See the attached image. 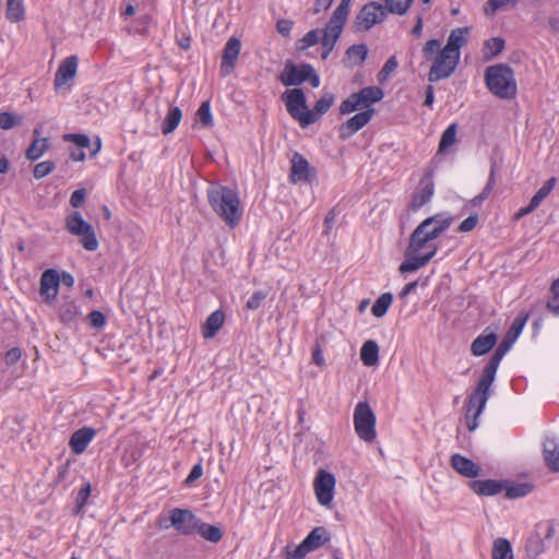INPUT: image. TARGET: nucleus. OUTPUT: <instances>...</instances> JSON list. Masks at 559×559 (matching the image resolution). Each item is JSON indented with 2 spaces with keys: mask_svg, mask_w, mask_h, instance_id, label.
Wrapping results in <instances>:
<instances>
[{
  "mask_svg": "<svg viewBox=\"0 0 559 559\" xmlns=\"http://www.w3.org/2000/svg\"><path fill=\"white\" fill-rule=\"evenodd\" d=\"M435 193V185L430 175L421 178L418 188L413 193V199L409 209L414 212L430 202Z\"/></svg>",
  "mask_w": 559,
  "mask_h": 559,
  "instance_id": "17",
  "label": "nucleus"
},
{
  "mask_svg": "<svg viewBox=\"0 0 559 559\" xmlns=\"http://www.w3.org/2000/svg\"><path fill=\"white\" fill-rule=\"evenodd\" d=\"M514 3V0H488L485 5V13L487 15H492L498 10L506 9L509 5H513Z\"/></svg>",
  "mask_w": 559,
  "mask_h": 559,
  "instance_id": "53",
  "label": "nucleus"
},
{
  "mask_svg": "<svg viewBox=\"0 0 559 559\" xmlns=\"http://www.w3.org/2000/svg\"><path fill=\"white\" fill-rule=\"evenodd\" d=\"M60 274L55 269H48L40 276L39 294L46 304H51L58 295Z\"/></svg>",
  "mask_w": 559,
  "mask_h": 559,
  "instance_id": "15",
  "label": "nucleus"
},
{
  "mask_svg": "<svg viewBox=\"0 0 559 559\" xmlns=\"http://www.w3.org/2000/svg\"><path fill=\"white\" fill-rule=\"evenodd\" d=\"M90 324L92 328L100 329L106 323V318L103 312L94 310L88 314Z\"/></svg>",
  "mask_w": 559,
  "mask_h": 559,
  "instance_id": "60",
  "label": "nucleus"
},
{
  "mask_svg": "<svg viewBox=\"0 0 559 559\" xmlns=\"http://www.w3.org/2000/svg\"><path fill=\"white\" fill-rule=\"evenodd\" d=\"M66 228L70 234L81 237L84 249L95 251L98 248V240L93 226L85 222L79 212H73L67 216Z\"/></svg>",
  "mask_w": 559,
  "mask_h": 559,
  "instance_id": "8",
  "label": "nucleus"
},
{
  "mask_svg": "<svg viewBox=\"0 0 559 559\" xmlns=\"http://www.w3.org/2000/svg\"><path fill=\"white\" fill-rule=\"evenodd\" d=\"M225 321V313L222 310L212 312L202 326V335L212 338L222 329Z\"/></svg>",
  "mask_w": 559,
  "mask_h": 559,
  "instance_id": "26",
  "label": "nucleus"
},
{
  "mask_svg": "<svg viewBox=\"0 0 559 559\" xmlns=\"http://www.w3.org/2000/svg\"><path fill=\"white\" fill-rule=\"evenodd\" d=\"M206 197L212 210L226 225L233 228L239 224L242 209L234 190L225 186H214L207 189Z\"/></svg>",
  "mask_w": 559,
  "mask_h": 559,
  "instance_id": "2",
  "label": "nucleus"
},
{
  "mask_svg": "<svg viewBox=\"0 0 559 559\" xmlns=\"http://www.w3.org/2000/svg\"><path fill=\"white\" fill-rule=\"evenodd\" d=\"M91 485L86 484L84 487H82L78 493L76 497V507H75V513H79L81 509L86 503L90 495H91Z\"/></svg>",
  "mask_w": 559,
  "mask_h": 559,
  "instance_id": "59",
  "label": "nucleus"
},
{
  "mask_svg": "<svg viewBox=\"0 0 559 559\" xmlns=\"http://www.w3.org/2000/svg\"><path fill=\"white\" fill-rule=\"evenodd\" d=\"M457 126L455 123L450 124L441 135L439 143V153L444 152L452 146L456 141Z\"/></svg>",
  "mask_w": 559,
  "mask_h": 559,
  "instance_id": "39",
  "label": "nucleus"
},
{
  "mask_svg": "<svg viewBox=\"0 0 559 559\" xmlns=\"http://www.w3.org/2000/svg\"><path fill=\"white\" fill-rule=\"evenodd\" d=\"M467 31H468L467 27H459V28L453 29L448 37L447 45L442 49H444V50L449 51L450 53L457 56L460 58V56H461L460 49L466 43L465 35H466Z\"/></svg>",
  "mask_w": 559,
  "mask_h": 559,
  "instance_id": "24",
  "label": "nucleus"
},
{
  "mask_svg": "<svg viewBox=\"0 0 559 559\" xmlns=\"http://www.w3.org/2000/svg\"><path fill=\"white\" fill-rule=\"evenodd\" d=\"M200 519L191 511L174 509L170 513L171 525L182 535H190L195 532Z\"/></svg>",
  "mask_w": 559,
  "mask_h": 559,
  "instance_id": "14",
  "label": "nucleus"
},
{
  "mask_svg": "<svg viewBox=\"0 0 559 559\" xmlns=\"http://www.w3.org/2000/svg\"><path fill=\"white\" fill-rule=\"evenodd\" d=\"M79 59L76 56L67 57L60 64L55 75L53 86L57 93L69 82L74 80L78 72Z\"/></svg>",
  "mask_w": 559,
  "mask_h": 559,
  "instance_id": "16",
  "label": "nucleus"
},
{
  "mask_svg": "<svg viewBox=\"0 0 559 559\" xmlns=\"http://www.w3.org/2000/svg\"><path fill=\"white\" fill-rule=\"evenodd\" d=\"M376 415L367 402H359L354 409V426L357 436L365 442L376 439Z\"/></svg>",
  "mask_w": 559,
  "mask_h": 559,
  "instance_id": "7",
  "label": "nucleus"
},
{
  "mask_svg": "<svg viewBox=\"0 0 559 559\" xmlns=\"http://www.w3.org/2000/svg\"><path fill=\"white\" fill-rule=\"evenodd\" d=\"M241 49L240 39L237 37H230L223 50L221 72L224 76L229 75L237 62Z\"/></svg>",
  "mask_w": 559,
  "mask_h": 559,
  "instance_id": "18",
  "label": "nucleus"
},
{
  "mask_svg": "<svg viewBox=\"0 0 559 559\" xmlns=\"http://www.w3.org/2000/svg\"><path fill=\"white\" fill-rule=\"evenodd\" d=\"M197 118L204 127L213 126V117L211 114L210 102L205 100L201 104L197 111Z\"/></svg>",
  "mask_w": 559,
  "mask_h": 559,
  "instance_id": "46",
  "label": "nucleus"
},
{
  "mask_svg": "<svg viewBox=\"0 0 559 559\" xmlns=\"http://www.w3.org/2000/svg\"><path fill=\"white\" fill-rule=\"evenodd\" d=\"M350 4L352 0H341L340 4L334 10L320 38V44L323 48H328L329 50L334 49L347 21Z\"/></svg>",
  "mask_w": 559,
  "mask_h": 559,
  "instance_id": "4",
  "label": "nucleus"
},
{
  "mask_svg": "<svg viewBox=\"0 0 559 559\" xmlns=\"http://www.w3.org/2000/svg\"><path fill=\"white\" fill-rule=\"evenodd\" d=\"M362 108L356 93L350 94L345 100L341 103L340 112L342 115L350 114L357 109Z\"/></svg>",
  "mask_w": 559,
  "mask_h": 559,
  "instance_id": "47",
  "label": "nucleus"
},
{
  "mask_svg": "<svg viewBox=\"0 0 559 559\" xmlns=\"http://www.w3.org/2000/svg\"><path fill=\"white\" fill-rule=\"evenodd\" d=\"M195 532L199 533L205 540L211 543H217L223 537L222 530L218 526L204 523L201 520L198 523Z\"/></svg>",
  "mask_w": 559,
  "mask_h": 559,
  "instance_id": "32",
  "label": "nucleus"
},
{
  "mask_svg": "<svg viewBox=\"0 0 559 559\" xmlns=\"http://www.w3.org/2000/svg\"><path fill=\"white\" fill-rule=\"evenodd\" d=\"M269 296V289L266 290H258L251 295L246 304V308L248 310H257L264 299Z\"/></svg>",
  "mask_w": 559,
  "mask_h": 559,
  "instance_id": "55",
  "label": "nucleus"
},
{
  "mask_svg": "<svg viewBox=\"0 0 559 559\" xmlns=\"http://www.w3.org/2000/svg\"><path fill=\"white\" fill-rule=\"evenodd\" d=\"M335 95L333 93L326 92L324 93L320 99H318L314 104L313 110H311L313 114H316V117L325 114L331 106L334 104Z\"/></svg>",
  "mask_w": 559,
  "mask_h": 559,
  "instance_id": "41",
  "label": "nucleus"
},
{
  "mask_svg": "<svg viewBox=\"0 0 559 559\" xmlns=\"http://www.w3.org/2000/svg\"><path fill=\"white\" fill-rule=\"evenodd\" d=\"M453 223V217L438 213L424 219L412 233L405 250L406 259L400 264L402 274L415 272L427 265L436 255L438 246L433 242Z\"/></svg>",
  "mask_w": 559,
  "mask_h": 559,
  "instance_id": "1",
  "label": "nucleus"
},
{
  "mask_svg": "<svg viewBox=\"0 0 559 559\" xmlns=\"http://www.w3.org/2000/svg\"><path fill=\"white\" fill-rule=\"evenodd\" d=\"M182 118V111L179 107L171 106L162 123V132L165 135L173 133Z\"/></svg>",
  "mask_w": 559,
  "mask_h": 559,
  "instance_id": "31",
  "label": "nucleus"
},
{
  "mask_svg": "<svg viewBox=\"0 0 559 559\" xmlns=\"http://www.w3.org/2000/svg\"><path fill=\"white\" fill-rule=\"evenodd\" d=\"M23 121V118L20 116H15L12 112H0V129L2 130H10L14 128L17 124H21Z\"/></svg>",
  "mask_w": 559,
  "mask_h": 559,
  "instance_id": "44",
  "label": "nucleus"
},
{
  "mask_svg": "<svg viewBox=\"0 0 559 559\" xmlns=\"http://www.w3.org/2000/svg\"><path fill=\"white\" fill-rule=\"evenodd\" d=\"M360 359L367 367H373L379 362V346L376 341H366L360 349Z\"/></svg>",
  "mask_w": 559,
  "mask_h": 559,
  "instance_id": "30",
  "label": "nucleus"
},
{
  "mask_svg": "<svg viewBox=\"0 0 559 559\" xmlns=\"http://www.w3.org/2000/svg\"><path fill=\"white\" fill-rule=\"evenodd\" d=\"M85 197H86V190L78 189L71 194L70 204L73 207H80L83 204Z\"/></svg>",
  "mask_w": 559,
  "mask_h": 559,
  "instance_id": "62",
  "label": "nucleus"
},
{
  "mask_svg": "<svg viewBox=\"0 0 559 559\" xmlns=\"http://www.w3.org/2000/svg\"><path fill=\"white\" fill-rule=\"evenodd\" d=\"M336 479L334 475L325 469H319L313 480V488L318 502L329 507L334 497Z\"/></svg>",
  "mask_w": 559,
  "mask_h": 559,
  "instance_id": "11",
  "label": "nucleus"
},
{
  "mask_svg": "<svg viewBox=\"0 0 559 559\" xmlns=\"http://www.w3.org/2000/svg\"><path fill=\"white\" fill-rule=\"evenodd\" d=\"M78 307L73 301H68L60 306L59 316L62 322L70 323L75 320L78 316Z\"/></svg>",
  "mask_w": 559,
  "mask_h": 559,
  "instance_id": "43",
  "label": "nucleus"
},
{
  "mask_svg": "<svg viewBox=\"0 0 559 559\" xmlns=\"http://www.w3.org/2000/svg\"><path fill=\"white\" fill-rule=\"evenodd\" d=\"M368 56V47L365 44L352 45L345 52L343 60L346 67L361 64Z\"/></svg>",
  "mask_w": 559,
  "mask_h": 559,
  "instance_id": "28",
  "label": "nucleus"
},
{
  "mask_svg": "<svg viewBox=\"0 0 559 559\" xmlns=\"http://www.w3.org/2000/svg\"><path fill=\"white\" fill-rule=\"evenodd\" d=\"M515 340L510 338V336L504 335L502 341L500 342L499 346L492 354L490 358L496 359L497 361H501L503 356L511 349L512 345L514 344Z\"/></svg>",
  "mask_w": 559,
  "mask_h": 559,
  "instance_id": "50",
  "label": "nucleus"
},
{
  "mask_svg": "<svg viewBox=\"0 0 559 559\" xmlns=\"http://www.w3.org/2000/svg\"><path fill=\"white\" fill-rule=\"evenodd\" d=\"M450 463L453 469L467 478H475L481 472V468L476 463L461 454H453Z\"/></svg>",
  "mask_w": 559,
  "mask_h": 559,
  "instance_id": "20",
  "label": "nucleus"
},
{
  "mask_svg": "<svg viewBox=\"0 0 559 559\" xmlns=\"http://www.w3.org/2000/svg\"><path fill=\"white\" fill-rule=\"evenodd\" d=\"M25 10L23 0H8L7 1V17L9 21L15 23L24 19Z\"/></svg>",
  "mask_w": 559,
  "mask_h": 559,
  "instance_id": "35",
  "label": "nucleus"
},
{
  "mask_svg": "<svg viewBox=\"0 0 559 559\" xmlns=\"http://www.w3.org/2000/svg\"><path fill=\"white\" fill-rule=\"evenodd\" d=\"M282 100L285 103L289 115L296 119L301 127H308L317 121L316 114L307 107L306 95L300 88H293L282 94Z\"/></svg>",
  "mask_w": 559,
  "mask_h": 559,
  "instance_id": "5",
  "label": "nucleus"
},
{
  "mask_svg": "<svg viewBox=\"0 0 559 559\" xmlns=\"http://www.w3.org/2000/svg\"><path fill=\"white\" fill-rule=\"evenodd\" d=\"M492 559H513L511 544L506 538H497L492 545Z\"/></svg>",
  "mask_w": 559,
  "mask_h": 559,
  "instance_id": "33",
  "label": "nucleus"
},
{
  "mask_svg": "<svg viewBox=\"0 0 559 559\" xmlns=\"http://www.w3.org/2000/svg\"><path fill=\"white\" fill-rule=\"evenodd\" d=\"M388 16L385 8L376 1L362 5L353 21V32L362 33L371 29L374 25L382 23Z\"/></svg>",
  "mask_w": 559,
  "mask_h": 559,
  "instance_id": "6",
  "label": "nucleus"
},
{
  "mask_svg": "<svg viewBox=\"0 0 559 559\" xmlns=\"http://www.w3.org/2000/svg\"><path fill=\"white\" fill-rule=\"evenodd\" d=\"M496 343L497 335L495 332L481 334L473 341L471 345V352L475 356H483L491 350Z\"/></svg>",
  "mask_w": 559,
  "mask_h": 559,
  "instance_id": "23",
  "label": "nucleus"
},
{
  "mask_svg": "<svg viewBox=\"0 0 559 559\" xmlns=\"http://www.w3.org/2000/svg\"><path fill=\"white\" fill-rule=\"evenodd\" d=\"M471 488L477 495L493 496L503 490L504 483L492 479L474 480L471 483Z\"/></svg>",
  "mask_w": 559,
  "mask_h": 559,
  "instance_id": "22",
  "label": "nucleus"
},
{
  "mask_svg": "<svg viewBox=\"0 0 559 559\" xmlns=\"http://www.w3.org/2000/svg\"><path fill=\"white\" fill-rule=\"evenodd\" d=\"M441 50V43L438 39H429L425 46L423 47V56L426 60L430 61L436 58V56Z\"/></svg>",
  "mask_w": 559,
  "mask_h": 559,
  "instance_id": "49",
  "label": "nucleus"
},
{
  "mask_svg": "<svg viewBox=\"0 0 559 559\" xmlns=\"http://www.w3.org/2000/svg\"><path fill=\"white\" fill-rule=\"evenodd\" d=\"M48 150V139H35L26 150L25 156L28 160H36Z\"/></svg>",
  "mask_w": 559,
  "mask_h": 559,
  "instance_id": "34",
  "label": "nucleus"
},
{
  "mask_svg": "<svg viewBox=\"0 0 559 559\" xmlns=\"http://www.w3.org/2000/svg\"><path fill=\"white\" fill-rule=\"evenodd\" d=\"M55 168H56V165L51 160H45V162L38 163L34 167V177L36 179H41V178L48 176L49 174H51L55 170Z\"/></svg>",
  "mask_w": 559,
  "mask_h": 559,
  "instance_id": "54",
  "label": "nucleus"
},
{
  "mask_svg": "<svg viewBox=\"0 0 559 559\" xmlns=\"http://www.w3.org/2000/svg\"><path fill=\"white\" fill-rule=\"evenodd\" d=\"M319 29L309 31L299 41L298 49L305 50L311 46H314L320 43Z\"/></svg>",
  "mask_w": 559,
  "mask_h": 559,
  "instance_id": "52",
  "label": "nucleus"
},
{
  "mask_svg": "<svg viewBox=\"0 0 559 559\" xmlns=\"http://www.w3.org/2000/svg\"><path fill=\"white\" fill-rule=\"evenodd\" d=\"M68 138L80 148L90 146V139L85 134H70Z\"/></svg>",
  "mask_w": 559,
  "mask_h": 559,
  "instance_id": "64",
  "label": "nucleus"
},
{
  "mask_svg": "<svg viewBox=\"0 0 559 559\" xmlns=\"http://www.w3.org/2000/svg\"><path fill=\"white\" fill-rule=\"evenodd\" d=\"M311 71L308 63L295 64L292 60H286L283 72L278 80L284 86H297L307 81V76Z\"/></svg>",
  "mask_w": 559,
  "mask_h": 559,
  "instance_id": "13",
  "label": "nucleus"
},
{
  "mask_svg": "<svg viewBox=\"0 0 559 559\" xmlns=\"http://www.w3.org/2000/svg\"><path fill=\"white\" fill-rule=\"evenodd\" d=\"M544 460L547 466L554 471H559V445L554 439H546L543 444Z\"/></svg>",
  "mask_w": 559,
  "mask_h": 559,
  "instance_id": "27",
  "label": "nucleus"
},
{
  "mask_svg": "<svg viewBox=\"0 0 559 559\" xmlns=\"http://www.w3.org/2000/svg\"><path fill=\"white\" fill-rule=\"evenodd\" d=\"M491 383L479 380L476 389L471 394L466 411V424L469 431H474L478 426V417L483 413L489 399V389Z\"/></svg>",
  "mask_w": 559,
  "mask_h": 559,
  "instance_id": "9",
  "label": "nucleus"
},
{
  "mask_svg": "<svg viewBox=\"0 0 559 559\" xmlns=\"http://www.w3.org/2000/svg\"><path fill=\"white\" fill-rule=\"evenodd\" d=\"M285 559H305L308 554L306 547L300 543L295 549H290L288 546L284 550Z\"/></svg>",
  "mask_w": 559,
  "mask_h": 559,
  "instance_id": "58",
  "label": "nucleus"
},
{
  "mask_svg": "<svg viewBox=\"0 0 559 559\" xmlns=\"http://www.w3.org/2000/svg\"><path fill=\"white\" fill-rule=\"evenodd\" d=\"M504 48V40L500 37H493L485 41V58L491 59L498 56Z\"/></svg>",
  "mask_w": 559,
  "mask_h": 559,
  "instance_id": "42",
  "label": "nucleus"
},
{
  "mask_svg": "<svg viewBox=\"0 0 559 559\" xmlns=\"http://www.w3.org/2000/svg\"><path fill=\"white\" fill-rule=\"evenodd\" d=\"M414 0H384L386 13L404 15L411 8Z\"/></svg>",
  "mask_w": 559,
  "mask_h": 559,
  "instance_id": "36",
  "label": "nucleus"
},
{
  "mask_svg": "<svg viewBox=\"0 0 559 559\" xmlns=\"http://www.w3.org/2000/svg\"><path fill=\"white\" fill-rule=\"evenodd\" d=\"M556 185V178L551 177L548 179L543 187L534 194V197L531 199L530 203H532L533 206L536 209L539 206V204L549 195V193L552 191Z\"/></svg>",
  "mask_w": 559,
  "mask_h": 559,
  "instance_id": "40",
  "label": "nucleus"
},
{
  "mask_svg": "<svg viewBox=\"0 0 559 559\" xmlns=\"http://www.w3.org/2000/svg\"><path fill=\"white\" fill-rule=\"evenodd\" d=\"M486 86L490 93L501 99L516 96V82L513 70L503 63L490 66L485 71Z\"/></svg>",
  "mask_w": 559,
  "mask_h": 559,
  "instance_id": "3",
  "label": "nucleus"
},
{
  "mask_svg": "<svg viewBox=\"0 0 559 559\" xmlns=\"http://www.w3.org/2000/svg\"><path fill=\"white\" fill-rule=\"evenodd\" d=\"M503 489H506V497L508 499H516L528 495L532 491L533 486L527 483L515 484L510 486H507L504 484Z\"/></svg>",
  "mask_w": 559,
  "mask_h": 559,
  "instance_id": "38",
  "label": "nucleus"
},
{
  "mask_svg": "<svg viewBox=\"0 0 559 559\" xmlns=\"http://www.w3.org/2000/svg\"><path fill=\"white\" fill-rule=\"evenodd\" d=\"M527 319H528V314H526V313L518 316L514 319L511 328L509 329V331L507 332L506 335H508V336H510V338H513L516 341V338L521 334L522 330L524 329V326L527 322Z\"/></svg>",
  "mask_w": 559,
  "mask_h": 559,
  "instance_id": "45",
  "label": "nucleus"
},
{
  "mask_svg": "<svg viewBox=\"0 0 559 559\" xmlns=\"http://www.w3.org/2000/svg\"><path fill=\"white\" fill-rule=\"evenodd\" d=\"M393 301V295L391 293L382 294L372 306V314L377 318H382Z\"/></svg>",
  "mask_w": 559,
  "mask_h": 559,
  "instance_id": "37",
  "label": "nucleus"
},
{
  "mask_svg": "<svg viewBox=\"0 0 559 559\" xmlns=\"http://www.w3.org/2000/svg\"><path fill=\"white\" fill-rule=\"evenodd\" d=\"M525 550L528 557L535 559L544 551V544L539 537H532L525 545Z\"/></svg>",
  "mask_w": 559,
  "mask_h": 559,
  "instance_id": "48",
  "label": "nucleus"
},
{
  "mask_svg": "<svg viewBox=\"0 0 559 559\" xmlns=\"http://www.w3.org/2000/svg\"><path fill=\"white\" fill-rule=\"evenodd\" d=\"M373 114V109H366L365 111L358 112L349 118L345 123L341 126L340 136L342 139L352 136L355 132L362 129L371 120Z\"/></svg>",
  "mask_w": 559,
  "mask_h": 559,
  "instance_id": "19",
  "label": "nucleus"
},
{
  "mask_svg": "<svg viewBox=\"0 0 559 559\" xmlns=\"http://www.w3.org/2000/svg\"><path fill=\"white\" fill-rule=\"evenodd\" d=\"M330 539L326 530L323 526L314 527L309 535L301 542L307 551H313L320 548L325 542Z\"/></svg>",
  "mask_w": 559,
  "mask_h": 559,
  "instance_id": "25",
  "label": "nucleus"
},
{
  "mask_svg": "<svg viewBox=\"0 0 559 559\" xmlns=\"http://www.w3.org/2000/svg\"><path fill=\"white\" fill-rule=\"evenodd\" d=\"M478 223V216L477 215H471L467 218H465L459 226L457 230L460 233H468L472 231Z\"/></svg>",
  "mask_w": 559,
  "mask_h": 559,
  "instance_id": "61",
  "label": "nucleus"
},
{
  "mask_svg": "<svg viewBox=\"0 0 559 559\" xmlns=\"http://www.w3.org/2000/svg\"><path fill=\"white\" fill-rule=\"evenodd\" d=\"M293 25L292 21L283 19L277 21L276 29L282 36L287 37L292 32Z\"/></svg>",
  "mask_w": 559,
  "mask_h": 559,
  "instance_id": "63",
  "label": "nucleus"
},
{
  "mask_svg": "<svg viewBox=\"0 0 559 559\" xmlns=\"http://www.w3.org/2000/svg\"><path fill=\"white\" fill-rule=\"evenodd\" d=\"M95 436V430L90 427H84L76 430L70 438L69 444L75 454H81L85 451L88 443Z\"/></svg>",
  "mask_w": 559,
  "mask_h": 559,
  "instance_id": "21",
  "label": "nucleus"
},
{
  "mask_svg": "<svg viewBox=\"0 0 559 559\" xmlns=\"http://www.w3.org/2000/svg\"><path fill=\"white\" fill-rule=\"evenodd\" d=\"M495 175H496V169H495V166H492L490 169V175H489L488 182H487L486 187L484 188L481 193L478 194L477 197H475L472 201L474 205L480 204L491 193L493 186H495Z\"/></svg>",
  "mask_w": 559,
  "mask_h": 559,
  "instance_id": "51",
  "label": "nucleus"
},
{
  "mask_svg": "<svg viewBox=\"0 0 559 559\" xmlns=\"http://www.w3.org/2000/svg\"><path fill=\"white\" fill-rule=\"evenodd\" d=\"M397 60L395 56H391L386 62L384 63L383 68L381 69L379 73V81L384 82L390 74H392L397 69Z\"/></svg>",
  "mask_w": 559,
  "mask_h": 559,
  "instance_id": "56",
  "label": "nucleus"
},
{
  "mask_svg": "<svg viewBox=\"0 0 559 559\" xmlns=\"http://www.w3.org/2000/svg\"><path fill=\"white\" fill-rule=\"evenodd\" d=\"M432 61L433 62L428 73V81L430 83L450 78L454 73L460 58L444 49H441Z\"/></svg>",
  "mask_w": 559,
  "mask_h": 559,
  "instance_id": "10",
  "label": "nucleus"
},
{
  "mask_svg": "<svg viewBox=\"0 0 559 559\" xmlns=\"http://www.w3.org/2000/svg\"><path fill=\"white\" fill-rule=\"evenodd\" d=\"M362 108L370 109L369 107L377 102H380L383 96V90L379 86H368L356 93Z\"/></svg>",
  "mask_w": 559,
  "mask_h": 559,
  "instance_id": "29",
  "label": "nucleus"
},
{
  "mask_svg": "<svg viewBox=\"0 0 559 559\" xmlns=\"http://www.w3.org/2000/svg\"><path fill=\"white\" fill-rule=\"evenodd\" d=\"M499 361L496 359L490 358L488 364L483 370L481 380L488 381L489 383H492L496 377L497 369L499 367Z\"/></svg>",
  "mask_w": 559,
  "mask_h": 559,
  "instance_id": "57",
  "label": "nucleus"
},
{
  "mask_svg": "<svg viewBox=\"0 0 559 559\" xmlns=\"http://www.w3.org/2000/svg\"><path fill=\"white\" fill-rule=\"evenodd\" d=\"M317 178V170L309 162L300 154L294 153L290 159V174L289 180L293 183L300 181L312 182Z\"/></svg>",
  "mask_w": 559,
  "mask_h": 559,
  "instance_id": "12",
  "label": "nucleus"
}]
</instances>
